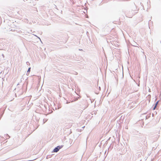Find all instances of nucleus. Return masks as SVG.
Instances as JSON below:
<instances>
[{
	"label": "nucleus",
	"mask_w": 161,
	"mask_h": 161,
	"mask_svg": "<svg viewBox=\"0 0 161 161\" xmlns=\"http://www.w3.org/2000/svg\"><path fill=\"white\" fill-rule=\"evenodd\" d=\"M60 149V147H57L55 148L54 149L53 152H57L59 151Z\"/></svg>",
	"instance_id": "1"
},
{
	"label": "nucleus",
	"mask_w": 161,
	"mask_h": 161,
	"mask_svg": "<svg viewBox=\"0 0 161 161\" xmlns=\"http://www.w3.org/2000/svg\"><path fill=\"white\" fill-rule=\"evenodd\" d=\"M30 69H31V68H30L28 69V71H27V72H30Z\"/></svg>",
	"instance_id": "2"
},
{
	"label": "nucleus",
	"mask_w": 161,
	"mask_h": 161,
	"mask_svg": "<svg viewBox=\"0 0 161 161\" xmlns=\"http://www.w3.org/2000/svg\"><path fill=\"white\" fill-rule=\"evenodd\" d=\"M157 103H158V102L157 103H156V105H155V106L154 108H153V109H155V108H156V105H157Z\"/></svg>",
	"instance_id": "3"
}]
</instances>
